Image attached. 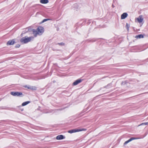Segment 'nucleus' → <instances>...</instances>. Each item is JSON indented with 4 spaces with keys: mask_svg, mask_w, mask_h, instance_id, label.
I'll return each mask as SVG.
<instances>
[{
    "mask_svg": "<svg viewBox=\"0 0 148 148\" xmlns=\"http://www.w3.org/2000/svg\"><path fill=\"white\" fill-rule=\"evenodd\" d=\"M68 132L69 133H73L74 132V129L72 130H69Z\"/></svg>",
    "mask_w": 148,
    "mask_h": 148,
    "instance_id": "15",
    "label": "nucleus"
},
{
    "mask_svg": "<svg viewBox=\"0 0 148 148\" xmlns=\"http://www.w3.org/2000/svg\"><path fill=\"white\" fill-rule=\"evenodd\" d=\"M28 88H29V89H32V90H35V88L34 87V88H32V87H28Z\"/></svg>",
    "mask_w": 148,
    "mask_h": 148,
    "instance_id": "20",
    "label": "nucleus"
},
{
    "mask_svg": "<svg viewBox=\"0 0 148 148\" xmlns=\"http://www.w3.org/2000/svg\"><path fill=\"white\" fill-rule=\"evenodd\" d=\"M73 85H74V82L73 83Z\"/></svg>",
    "mask_w": 148,
    "mask_h": 148,
    "instance_id": "25",
    "label": "nucleus"
},
{
    "mask_svg": "<svg viewBox=\"0 0 148 148\" xmlns=\"http://www.w3.org/2000/svg\"><path fill=\"white\" fill-rule=\"evenodd\" d=\"M145 125V123H141V124L139 125L138 126H140L141 125Z\"/></svg>",
    "mask_w": 148,
    "mask_h": 148,
    "instance_id": "21",
    "label": "nucleus"
},
{
    "mask_svg": "<svg viewBox=\"0 0 148 148\" xmlns=\"http://www.w3.org/2000/svg\"><path fill=\"white\" fill-rule=\"evenodd\" d=\"M127 83L128 82H127V81H125L124 82H123L121 83V85H125V84H127Z\"/></svg>",
    "mask_w": 148,
    "mask_h": 148,
    "instance_id": "17",
    "label": "nucleus"
},
{
    "mask_svg": "<svg viewBox=\"0 0 148 148\" xmlns=\"http://www.w3.org/2000/svg\"><path fill=\"white\" fill-rule=\"evenodd\" d=\"M34 37L33 36L27 37L26 36L22 38L20 40V42L22 43H26L31 40H33Z\"/></svg>",
    "mask_w": 148,
    "mask_h": 148,
    "instance_id": "2",
    "label": "nucleus"
},
{
    "mask_svg": "<svg viewBox=\"0 0 148 148\" xmlns=\"http://www.w3.org/2000/svg\"><path fill=\"white\" fill-rule=\"evenodd\" d=\"M111 86V84H108L107 86H105L104 88H108V87L109 86Z\"/></svg>",
    "mask_w": 148,
    "mask_h": 148,
    "instance_id": "19",
    "label": "nucleus"
},
{
    "mask_svg": "<svg viewBox=\"0 0 148 148\" xmlns=\"http://www.w3.org/2000/svg\"><path fill=\"white\" fill-rule=\"evenodd\" d=\"M126 27L127 29V30L128 31V30H129V28L130 27V25H128V24L127 23H126Z\"/></svg>",
    "mask_w": 148,
    "mask_h": 148,
    "instance_id": "16",
    "label": "nucleus"
},
{
    "mask_svg": "<svg viewBox=\"0 0 148 148\" xmlns=\"http://www.w3.org/2000/svg\"><path fill=\"white\" fill-rule=\"evenodd\" d=\"M83 81V79H78L75 82V85H77L79 83H81Z\"/></svg>",
    "mask_w": 148,
    "mask_h": 148,
    "instance_id": "8",
    "label": "nucleus"
},
{
    "mask_svg": "<svg viewBox=\"0 0 148 148\" xmlns=\"http://www.w3.org/2000/svg\"><path fill=\"white\" fill-rule=\"evenodd\" d=\"M127 14L126 13H124L121 15V18L122 19H125L127 16Z\"/></svg>",
    "mask_w": 148,
    "mask_h": 148,
    "instance_id": "7",
    "label": "nucleus"
},
{
    "mask_svg": "<svg viewBox=\"0 0 148 148\" xmlns=\"http://www.w3.org/2000/svg\"><path fill=\"white\" fill-rule=\"evenodd\" d=\"M80 5L79 4L76 3L75 4L76 9H77L79 8Z\"/></svg>",
    "mask_w": 148,
    "mask_h": 148,
    "instance_id": "14",
    "label": "nucleus"
},
{
    "mask_svg": "<svg viewBox=\"0 0 148 148\" xmlns=\"http://www.w3.org/2000/svg\"><path fill=\"white\" fill-rule=\"evenodd\" d=\"M145 125H148V122L145 123Z\"/></svg>",
    "mask_w": 148,
    "mask_h": 148,
    "instance_id": "24",
    "label": "nucleus"
},
{
    "mask_svg": "<svg viewBox=\"0 0 148 148\" xmlns=\"http://www.w3.org/2000/svg\"><path fill=\"white\" fill-rule=\"evenodd\" d=\"M144 37L141 34H139L138 35L136 36L135 37V38H143Z\"/></svg>",
    "mask_w": 148,
    "mask_h": 148,
    "instance_id": "12",
    "label": "nucleus"
},
{
    "mask_svg": "<svg viewBox=\"0 0 148 148\" xmlns=\"http://www.w3.org/2000/svg\"><path fill=\"white\" fill-rule=\"evenodd\" d=\"M65 138V137L63 135H59L57 136L56 139L57 140H62Z\"/></svg>",
    "mask_w": 148,
    "mask_h": 148,
    "instance_id": "6",
    "label": "nucleus"
},
{
    "mask_svg": "<svg viewBox=\"0 0 148 148\" xmlns=\"http://www.w3.org/2000/svg\"><path fill=\"white\" fill-rule=\"evenodd\" d=\"M59 44L61 45H64V43L63 42H61L60 43H59Z\"/></svg>",
    "mask_w": 148,
    "mask_h": 148,
    "instance_id": "22",
    "label": "nucleus"
},
{
    "mask_svg": "<svg viewBox=\"0 0 148 148\" xmlns=\"http://www.w3.org/2000/svg\"><path fill=\"white\" fill-rule=\"evenodd\" d=\"M49 19H44L43 21H42V23H44L47 21H48V20H49Z\"/></svg>",
    "mask_w": 148,
    "mask_h": 148,
    "instance_id": "18",
    "label": "nucleus"
},
{
    "mask_svg": "<svg viewBox=\"0 0 148 148\" xmlns=\"http://www.w3.org/2000/svg\"><path fill=\"white\" fill-rule=\"evenodd\" d=\"M11 94L14 96H17L22 97V93L18 92H11Z\"/></svg>",
    "mask_w": 148,
    "mask_h": 148,
    "instance_id": "3",
    "label": "nucleus"
},
{
    "mask_svg": "<svg viewBox=\"0 0 148 148\" xmlns=\"http://www.w3.org/2000/svg\"><path fill=\"white\" fill-rule=\"evenodd\" d=\"M29 103H30L29 101H27L24 102L22 103V106H25L27 105V104H28Z\"/></svg>",
    "mask_w": 148,
    "mask_h": 148,
    "instance_id": "13",
    "label": "nucleus"
},
{
    "mask_svg": "<svg viewBox=\"0 0 148 148\" xmlns=\"http://www.w3.org/2000/svg\"><path fill=\"white\" fill-rule=\"evenodd\" d=\"M86 130L85 129H75V132H77L80 131H85Z\"/></svg>",
    "mask_w": 148,
    "mask_h": 148,
    "instance_id": "10",
    "label": "nucleus"
},
{
    "mask_svg": "<svg viewBox=\"0 0 148 148\" xmlns=\"http://www.w3.org/2000/svg\"><path fill=\"white\" fill-rule=\"evenodd\" d=\"M20 47V45H18L16 46V48H18Z\"/></svg>",
    "mask_w": 148,
    "mask_h": 148,
    "instance_id": "23",
    "label": "nucleus"
},
{
    "mask_svg": "<svg viewBox=\"0 0 148 148\" xmlns=\"http://www.w3.org/2000/svg\"><path fill=\"white\" fill-rule=\"evenodd\" d=\"M33 34L35 37H36L38 34L40 35L44 32V28L41 26L38 27L36 30L33 29Z\"/></svg>",
    "mask_w": 148,
    "mask_h": 148,
    "instance_id": "1",
    "label": "nucleus"
},
{
    "mask_svg": "<svg viewBox=\"0 0 148 148\" xmlns=\"http://www.w3.org/2000/svg\"><path fill=\"white\" fill-rule=\"evenodd\" d=\"M14 43V41L13 40L8 41L7 43L8 45H13Z\"/></svg>",
    "mask_w": 148,
    "mask_h": 148,
    "instance_id": "9",
    "label": "nucleus"
},
{
    "mask_svg": "<svg viewBox=\"0 0 148 148\" xmlns=\"http://www.w3.org/2000/svg\"><path fill=\"white\" fill-rule=\"evenodd\" d=\"M136 19L138 22L139 23H141L143 20V18L142 15L140 16L138 18H136Z\"/></svg>",
    "mask_w": 148,
    "mask_h": 148,
    "instance_id": "4",
    "label": "nucleus"
},
{
    "mask_svg": "<svg viewBox=\"0 0 148 148\" xmlns=\"http://www.w3.org/2000/svg\"><path fill=\"white\" fill-rule=\"evenodd\" d=\"M40 2L42 3L46 4L48 3V0H40Z\"/></svg>",
    "mask_w": 148,
    "mask_h": 148,
    "instance_id": "11",
    "label": "nucleus"
},
{
    "mask_svg": "<svg viewBox=\"0 0 148 148\" xmlns=\"http://www.w3.org/2000/svg\"><path fill=\"white\" fill-rule=\"evenodd\" d=\"M138 139V138H134V137H132V138H131L130 139H129V140H128L125 142L124 143V145H125L127 144L129 142L132 141V140H134L136 139Z\"/></svg>",
    "mask_w": 148,
    "mask_h": 148,
    "instance_id": "5",
    "label": "nucleus"
}]
</instances>
